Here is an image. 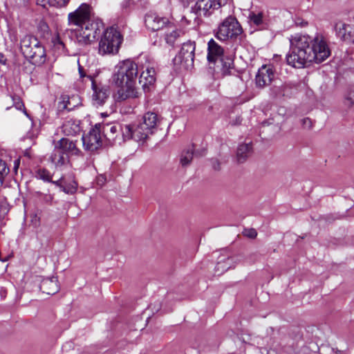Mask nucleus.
<instances>
[{
  "mask_svg": "<svg viewBox=\"0 0 354 354\" xmlns=\"http://www.w3.org/2000/svg\"><path fill=\"white\" fill-rule=\"evenodd\" d=\"M290 48L286 55L288 64L297 68L312 62L321 63L330 55V50L321 35L314 38L307 35L296 34L290 39Z\"/></svg>",
  "mask_w": 354,
  "mask_h": 354,
  "instance_id": "1",
  "label": "nucleus"
},
{
  "mask_svg": "<svg viewBox=\"0 0 354 354\" xmlns=\"http://www.w3.org/2000/svg\"><path fill=\"white\" fill-rule=\"evenodd\" d=\"M90 17V6L82 3L75 12L68 15V23L75 25L77 41L82 44H89L95 41L101 33L100 24L92 21Z\"/></svg>",
  "mask_w": 354,
  "mask_h": 354,
  "instance_id": "2",
  "label": "nucleus"
},
{
  "mask_svg": "<svg viewBox=\"0 0 354 354\" xmlns=\"http://www.w3.org/2000/svg\"><path fill=\"white\" fill-rule=\"evenodd\" d=\"M21 50L32 64L40 65L46 61V50L42 44L33 36L26 35L21 40Z\"/></svg>",
  "mask_w": 354,
  "mask_h": 354,
  "instance_id": "3",
  "label": "nucleus"
},
{
  "mask_svg": "<svg viewBox=\"0 0 354 354\" xmlns=\"http://www.w3.org/2000/svg\"><path fill=\"white\" fill-rule=\"evenodd\" d=\"M122 41V37L117 29L107 28L99 41L98 52L102 55L116 54Z\"/></svg>",
  "mask_w": 354,
  "mask_h": 354,
  "instance_id": "4",
  "label": "nucleus"
},
{
  "mask_svg": "<svg viewBox=\"0 0 354 354\" xmlns=\"http://www.w3.org/2000/svg\"><path fill=\"white\" fill-rule=\"evenodd\" d=\"M138 75V64L131 59H125L115 66L111 80L112 82L136 81Z\"/></svg>",
  "mask_w": 354,
  "mask_h": 354,
  "instance_id": "5",
  "label": "nucleus"
},
{
  "mask_svg": "<svg viewBox=\"0 0 354 354\" xmlns=\"http://www.w3.org/2000/svg\"><path fill=\"white\" fill-rule=\"evenodd\" d=\"M101 131L109 142L121 145L129 140L131 135L130 125H122L118 123L101 124Z\"/></svg>",
  "mask_w": 354,
  "mask_h": 354,
  "instance_id": "6",
  "label": "nucleus"
},
{
  "mask_svg": "<svg viewBox=\"0 0 354 354\" xmlns=\"http://www.w3.org/2000/svg\"><path fill=\"white\" fill-rule=\"evenodd\" d=\"M112 83L117 88L113 97L118 102L135 100L139 98L141 95L136 81Z\"/></svg>",
  "mask_w": 354,
  "mask_h": 354,
  "instance_id": "7",
  "label": "nucleus"
},
{
  "mask_svg": "<svg viewBox=\"0 0 354 354\" xmlns=\"http://www.w3.org/2000/svg\"><path fill=\"white\" fill-rule=\"evenodd\" d=\"M241 32L242 28L239 22L233 17H227L218 26L215 36L221 41H226L236 37Z\"/></svg>",
  "mask_w": 354,
  "mask_h": 354,
  "instance_id": "8",
  "label": "nucleus"
},
{
  "mask_svg": "<svg viewBox=\"0 0 354 354\" xmlns=\"http://www.w3.org/2000/svg\"><path fill=\"white\" fill-rule=\"evenodd\" d=\"M195 49V42L189 41L184 43L179 53L174 59L175 64H183L186 68L192 67L194 60Z\"/></svg>",
  "mask_w": 354,
  "mask_h": 354,
  "instance_id": "9",
  "label": "nucleus"
},
{
  "mask_svg": "<svg viewBox=\"0 0 354 354\" xmlns=\"http://www.w3.org/2000/svg\"><path fill=\"white\" fill-rule=\"evenodd\" d=\"M226 0H196L194 6L192 7L193 12L198 17H208L211 15L214 10L220 8L225 3Z\"/></svg>",
  "mask_w": 354,
  "mask_h": 354,
  "instance_id": "10",
  "label": "nucleus"
},
{
  "mask_svg": "<svg viewBox=\"0 0 354 354\" xmlns=\"http://www.w3.org/2000/svg\"><path fill=\"white\" fill-rule=\"evenodd\" d=\"M101 123L96 124L88 134L82 136V142L84 149L94 151L102 146V138L100 136Z\"/></svg>",
  "mask_w": 354,
  "mask_h": 354,
  "instance_id": "11",
  "label": "nucleus"
},
{
  "mask_svg": "<svg viewBox=\"0 0 354 354\" xmlns=\"http://www.w3.org/2000/svg\"><path fill=\"white\" fill-rule=\"evenodd\" d=\"M145 24L147 29L158 31L171 26V22L167 17H160L156 12H148L145 17Z\"/></svg>",
  "mask_w": 354,
  "mask_h": 354,
  "instance_id": "12",
  "label": "nucleus"
},
{
  "mask_svg": "<svg viewBox=\"0 0 354 354\" xmlns=\"http://www.w3.org/2000/svg\"><path fill=\"white\" fill-rule=\"evenodd\" d=\"M336 36L342 41L354 42V25L339 21L334 26Z\"/></svg>",
  "mask_w": 354,
  "mask_h": 354,
  "instance_id": "13",
  "label": "nucleus"
},
{
  "mask_svg": "<svg viewBox=\"0 0 354 354\" xmlns=\"http://www.w3.org/2000/svg\"><path fill=\"white\" fill-rule=\"evenodd\" d=\"M88 78L91 81L93 93V102L95 105L101 106L104 104L109 96V88L108 86L97 85L91 77Z\"/></svg>",
  "mask_w": 354,
  "mask_h": 354,
  "instance_id": "14",
  "label": "nucleus"
},
{
  "mask_svg": "<svg viewBox=\"0 0 354 354\" xmlns=\"http://www.w3.org/2000/svg\"><path fill=\"white\" fill-rule=\"evenodd\" d=\"M274 77V71L270 65H263L258 71L255 77L257 86L263 88L269 85Z\"/></svg>",
  "mask_w": 354,
  "mask_h": 354,
  "instance_id": "15",
  "label": "nucleus"
},
{
  "mask_svg": "<svg viewBox=\"0 0 354 354\" xmlns=\"http://www.w3.org/2000/svg\"><path fill=\"white\" fill-rule=\"evenodd\" d=\"M130 130L131 135L129 139H133L138 142L144 143L153 134L151 131H149L141 122L133 127L130 125Z\"/></svg>",
  "mask_w": 354,
  "mask_h": 354,
  "instance_id": "16",
  "label": "nucleus"
},
{
  "mask_svg": "<svg viewBox=\"0 0 354 354\" xmlns=\"http://www.w3.org/2000/svg\"><path fill=\"white\" fill-rule=\"evenodd\" d=\"M141 122L154 134L162 123V118L156 113L147 112L143 115Z\"/></svg>",
  "mask_w": 354,
  "mask_h": 354,
  "instance_id": "17",
  "label": "nucleus"
},
{
  "mask_svg": "<svg viewBox=\"0 0 354 354\" xmlns=\"http://www.w3.org/2000/svg\"><path fill=\"white\" fill-rule=\"evenodd\" d=\"M156 71L153 67H148L140 75L139 83L145 91L149 89L156 82Z\"/></svg>",
  "mask_w": 354,
  "mask_h": 354,
  "instance_id": "18",
  "label": "nucleus"
},
{
  "mask_svg": "<svg viewBox=\"0 0 354 354\" xmlns=\"http://www.w3.org/2000/svg\"><path fill=\"white\" fill-rule=\"evenodd\" d=\"M223 48L218 45L213 39H211L207 44V60L214 63L218 59L221 58L223 55Z\"/></svg>",
  "mask_w": 354,
  "mask_h": 354,
  "instance_id": "19",
  "label": "nucleus"
},
{
  "mask_svg": "<svg viewBox=\"0 0 354 354\" xmlns=\"http://www.w3.org/2000/svg\"><path fill=\"white\" fill-rule=\"evenodd\" d=\"M55 145L66 154L78 155L80 153L76 143L68 138L60 139Z\"/></svg>",
  "mask_w": 354,
  "mask_h": 354,
  "instance_id": "20",
  "label": "nucleus"
},
{
  "mask_svg": "<svg viewBox=\"0 0 354 354\" xmlns=\"http://www.w3.org/2000/svg\"><path fill=\"white\" fill-rule=\"evenodd\" d=\"M40 289L47 295L57 293L59 290L57 279L53 277L43 279L40 284Z\"/></svg>",
  "mask_w": 354,
  "mask_h": 354,
  "instance_id": "21",
  "label": "nucleus"
},
{
  "mask_svg": "<svg viewBox=\"0 0 354 354\" xmlns=\"http://www.w3.org/2000/svg\"><path fill=\"white\" fill-rule=\"evenodd\" d=\"M50 161L56 166V167H62L66 165L68 162V156L64 152H63L59 147L56 145L55 146V149L53 151L50 157Z\"/></svg>",
  "mask_w": 354,
  "mask_h": 354,
  "instance_id": "22",
  "label": "nucleus"
},
{
  "mask_svg": "<svg viewBox=\"0 0 354 354\" xmlns=\"http://www.w3.org/2000/svg\"><path fill=\"white\" fill-rule=\"evenodd\" d=\"M80 130L79 124L73 120L66 121L62 126V131L66 136H73Z\"/></svg>",
  "mask_w": 354,
  "mask_h": 354,
  "instance_id": "23",
  "label": "nucleus"
},
{
  "mask_svg": "<svg viewBox=\"0 0 354 354\" xmlns=\"http://www.w3.org/2000/svg\"><path fill=\"white\" fill-rule=\"evenodd\" d=\"M251 153L252 145L250 143L240 145L236 152L238 161L240 162H244Z\"/></svg>",
  "mask_w": 354,
  "mask_h": 354,
  "instance_id": "24",
  "label": "nucleus"
},
{
  "mask_svg": "<svg viewBox=\"0 0 354 354\" xmlns=\"http://www.w3.org/2000/svg\"><path fill=\"white\" fill-rule=\"evenodd\" d=\"M69 0H37V3L44 8L47 6L63 7L65 6Z\"/></svg>",
  "mask_w": 354,
  "mask_h": 354,
  "instance_id": "25",
  "label": "nucleus"
},
{
  "mask_svg": "<svg viewBox=\"0 0 354 354\" xmlns=\"http://www.w3.org/2000/svg\"><path fill=\"white\" fill-rule=\"evenodd\" d=\"M248 17L250 22L257 26H262L264 24V15L262 12H251Z\"/></svg>",
  "mask_w": 354,
  "mask_h": 354,
  "instance_id": "26",
  "label": "nucleus"
},
{
  "mask_svg": "<svg viewBox=\"0 0 354 354\" xmlns=\"http://www.w3.org/2000/svg\"><path fill=\"white\" fill-rule=\"evenodd\" d=\"M9 172L10 169L7 162L0 158V188L3 185L5 178Z\"/></svg>",
  "mask_w": 354,
  "mask_h": 354,
  "instance_id": "27",
  "label": "nucleus"
},
{
  "mask_svg": "<svg viewBox=\"0 0 354 354\" xmlns=\"http://www.w3.org/2000/svg\"><path fill=\"white\" fill-rule=\"evenodd\" d=\"M166 28H168L171 29V30L169 32L166 33V41L169 44H173L175 41V39L179 37L180 31L177 30L171 23V26H166Z\"/></svg>",
  "mask_w": 354,
  "mask_h": 354,
  "instance_id": "28",
  "label": "nucleus"
},
{
  "mask_svg": "<svg viewBox=\"0 0 354 354\" xmlns=\"http://www.w3.org/2000/svg\"><path fill=\"white\" fill-rule=\"evenodd\" d=\"M63 190L66 194H73L76 192L77 189V183L75 180H72L68 183H64Z\"/></svg>",
  "mask_w": 354,
  "mask_h": 354,
  "instance_id": "29",
  "label": "nucleus"
},
{
  "mask_svg": "<svg viewBox=\"0 0 354 354\" xmlns=\"http://www.w3.org/2000/svg\"><path fill=\"white\" fill-rule=\"evenodd\" d=\"M193 155L192 149L183 151L180 157V163L182 165L186 166L189 165L192 160Z\"/></svg>",
  "mask_w": 354,
  "mask_h": 354,
  "instance_id": "30",
  "label": "nucleus"
},
{
  "mask_svg": "<svg viewBox=\"0 0 354 354\" xmlns=\"http://www.w3.org/2000/svg\"><path fill=\"white\" fill-rule=\"evenodd\" d=\"M223 68L225 73H227L234 66V60L231 57H225L221 59Z\"/></svg>",
  "mask_w": 354,
  "mask_h": 354,
  "instance_id": "31",
  "label": "nucleus"
},
{
  "mask_svg": "<svg viewBox=\"0 0 354 354\" xmlns=\"http://www.w3.org/2000/svg\"><path fill=\"white\" fill-rule=\"evenodd\" d=\"M232 262V259L231 258H227L223 262H218L216 265V270H221L222 272L227 271L231 267V263Z\"/></svg>",
  "mask_w": 354,
  "mask_h": 354,
  "instance_id": "32",
  "label": "nucleus"
},
{
  "mask_svg": "<svg viewBox=\"0 0 354 354\" xmlns=\"http://www.w3.org/2000/svg\"><path fill=\"white\" fill-rule=\"evenodd\" d=\"M37 176L40 179H42L48 182L51 181L52 179L50 173L48 170L44 169H39L37 171Z\"/></svg>",
  "mask_w": 354,
  "mask_h": 354,
  "instance_id": "33",
  "label": "nucleus"
},
{
  "mask_svg": "<svg viewBox=\"0 0 354 354\" xmlns=\"http://www.w3.org/2000/svg\"><path fill=\"white\" fill-rule=\"evenodd\" d=\"M346 104L349 106H354V89H351L345 98Z\"/></svg>",
  "mask_w": 354,
  "mask_h": 354,
  "instance_id": "34",
  "label": "nucleus"
},
{
  "mask_svg": "<svg viewBox=\"0 0 354 354\" xmlns=\"http://www.w3.org/2000/svg\"><path fill=\"white\" fill-rule=\"evenodd\" d=\"M245 236L250 238H255L257 235V232L254 229H248L245 230L243 232Z\"/></svg>",
  "mask_w": 354,
  "mask_h": 354,
  "instance_id": "35",
  "label": "nucleus"
},
{
  "mask_svg": "<svg viewBox=\"0 0 354 354\" xmlns=\"http://www.w3.org/2000/svg\"><path fill=\"white\" fill-rule=\"evenodd\" d=\"M54 46L55 47L57 48L58 49L64 50V44L61 41L59 37H56L54 40Z\"/></svg>",
  "mask_w": 354,
  "mask_h": 354,
  "instance_id": "36",
  "label": "nucleus"
},
{
  "mask_svg": "<svg viewBox=\"0 0 354 354\" xmlns=\"http://www.w3.org/2000/svg\"><path fill=\"white\" fill-rule=\"evenodd\" d=\"M31 223L35 226L37 227L39 225L40 219L37 216V214H32L31 215Z\"/></svg>",
  "mask_w": 354,
  "mask_h": 354,
  "instance_id": "37",
  "label": "nucleus"
},
{
  "mask_svg": "<svg viewBox=\"0 0 354 354\" xmlns=\"http://www.w3.org/2000/svg\"><path fill=\"white\" fill-rule=\"evenodd\" d=\"M50 182L52 183H53L54 185H57V187H59L62 191L63 190V187L64 185V179H63V178H61L59 180H55V181H53L51 180Z\"/></svg>",
  "mask_w": 354,
  "mask_h": 354,
  "instance_id": "38",
  "label": "nucleus"
},
{
  "mask_svg": "<svg viewBox=\"0 0 354 354\" xmlns=\"http://www.w3.org/2000/svg\"><path fill=\"white\" fill-rule=\"evenodd\" d=\"M62 104H63L62 108L66 109L68 110H71L75 106V105L73 106H71V102L69 100H68L67 104L65 103L64 100L62 102Z\"/></svg>",
  "mask_w": 354,
  "mask_h": 354,
  "instance_id": "39",
  "label": "nucleus"
},
{
  "mask_svg": "<svg viewBox=\"0 0 354 354\" xmlns=\"http://www.w3.org/2000/svg\"><path fill=\"white\" fill-rule=\"evenodd\" d=\"M19 163H20L19 158H17V159L14 160L13 169H14L15 172L17 171V169H18V168L19 167Z\"/></svg>",
  "mask_w": 354,
  "mask_h": 354,
  "instance_id": "40",
  "label": "nucleus"
},
{
  "mask_svg": "<svg viewBox=\"0 0 354 354\" xmlns=\"http://www.w3.org/2000/svg\"><path fill=\"white\" fill-rule=\"evenodd\" d=\"M7 59L6 56L2 53H0V64L5 65L6 64Z\"/></svg>",
  "mask_w": 354,
  "mask_h": 354,
  "instance_id": "41",
  "label": "nucleus"
},
{
  "mask_svg": "<svg viewBox=\"0 0 354 354\" xmlns=\"http://www.w3.org/2000/svg\"><path fill=\"white\" fill-rule=\"evenodd\" d=\"M105 180H106V179L103 176H100L97 178V184L100 185H102L105 183Z\"/></svg>",
  "mask_w": 354,
  "mask_h": 354,
  "instance_id": "42",
  "label": "nucleus"
},
{
  "mask_svg": "<svg viewBox=\"0 0 354 354\" xmlns=\"http://www.w3.org/2000/svg\"><path fill=\"white\" fill-rule=\"evenodd\" d=\"M81 159L84 161V163L82 164V165L80 166V169H84L86 167H88V163L87 162V161H85L84 157H82Z\"/></svg>",
  "mask_w": 354,
  "mask_h": 354,
  "instance_id": "43",
  "label": "nucleus"
},
{
  "mask_svg": "<svg viewBox=\"0 0 354 354\" xmlns=\"http://www.w3.org/2000/svg\"><path fill=\"white\" fill-rule=\"evenodd\" d=\"M35 138V136L33 134V133H28L26 137V139L28 138L30 140H34Z\"/></svg>",
  "mask_w": 354,
  "mask_h": 354,
  "instance_id": "44",
  "label": "nucleus"
},
{
  "mask_svg": "<svg viewBox=\"0 0 354 354\" xmlns=\"http://www.w3.org/2000/svg\"><path fill=\"white\" fill-rule=\"evenodd\" d=\"M16 107L17 109H22V108H24V104L21 103V102H18L17 104H16Z\"/></svg>",
  "mask_w": 354,
  "mask_h": 354,
  "instance_id": "45",
  "label": "nucleus"
},
{
  "mask_svg": "<svg viewBox=\"0 0 354 354\" xmlns=\"http://www.w3.org/2000/svg\"><path fill=\"white\" fill-rule=\"evenodd\" d=\"M79 72H80V77H84V74H83V69L82 68H79Z\"/></svg>",
  "mask_w": 354,
  "mask_h": 354,
  "instance_id": "46",
  "label": "nucleus"
},
{
  "mask_svg": "<svg viewBox=\"0 0 354 354\" xmlns=\"http://www.w3.org/2000/svg\"><path fill=\"white\" fill-rule=\"evenodd\" d=\"M310 122V120L308 119V118H306V119H304V122L306 123V122Z\"/></svg>",
  "mask_w": 354,
  "mask_h": 354,
  "instance_id": "47",
  "label": "nucleus"
},
{
  "mask_svg": "<svg viewBox=\"0 0 354 354\" xmlns=\"http://www.w3.org/2000/svg\"><path fill=\"white\" fill-rule=\"evenodd\" d=\"M52 198H53L52 196H50L49 199L51 200Z\"/></svg>",
  "mask_w": 354,
  "mask_h": 354,
  "instance_id": "48",
  "label": "nucleus"
}]
</instances>
